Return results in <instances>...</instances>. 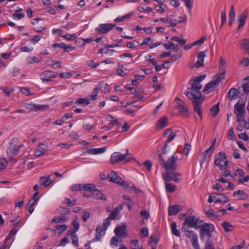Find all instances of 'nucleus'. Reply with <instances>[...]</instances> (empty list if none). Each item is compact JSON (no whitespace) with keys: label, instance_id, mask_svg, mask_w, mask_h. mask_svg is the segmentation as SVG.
I'll return each mask as SVG.
<instances>
[{"label":"nucleus","instance_id":"1","mask_svg":"<svg viewBox=\"0 0 249 249\" xmlns=\"http://www.w3.org/2000/svg\"><path fill=\"white\" fill-rule=\"evenodd\" d=\"M191 85L190 88H188L185 92L186 96L190 100L201 99L202 96L200 91L202 89V85L200 83L192 79L190 81Z\"/></svg>","mask_w":249,"mask_h":249},{"label":"nucleus","instance_id":"2","mask_svg":"<svg viewBox=\"0 0 249 249\" xmlns=\"http://www.w3.org/2000/svg\"><path fill=\"white\" fill-rule=\"evenodd\" d=\"M202 221L199 220V217L196 216L191 215L187 216L185 218L182 224L181 230L189 229L190 228H193L197 230L200 228L199 224Z\"/></svg>","mask_w":249,"mask_h":249},{"label":"nucleus","instance_id":"3","mask_svg":"<svg viewBox=\"0 0 249 249\" xmlns=\"http://www.w3.org/2000/svg\"><path fill=\"white\" fill-rule=\"evenodd\" d=\"M113 219L110 216L104 220L103 225H98L96 230L95 238L93 239V242L99 241L101 240L102 236L105 234L106 231L111 223V220Z\"/></svg>","mask_w":249,"mask_h":249},{"label":"nucleus","instance_id":"4","mask_svg":"<svg viewBox=\"0 0 249 249\" xmlns=\"http://www.w3.org/2000/svg\"><path fill=\"white\" fill-rule=\"evenodd\" d=\"M224 74H216L213 78L212 80L207 83L204 87L203 90L204 93H208L214 90V89L218 86L220 82L223 78Z\"/></svg>","mask_w":249,"mask_h":249},{"label":"nucleus","instance_id":"5","mask_svg":"<svg viewBox=\"0 0 249 249\" xmlns=\"http://www.w3.org/2000/svg\"><path fill=\"white\" fill-rule=\"evenodd\" d=\"M9 145V147L7 150L6 153L9 160H12L13 157L18 154L20 146L18 144V140L17 139H12Z\"/></svg>","mask_w":249,"mask_h":249},{"label":"nucleus","instance_id":"6","mask_svg":"<svg viewBox=\"0 0 249 249\" xmlns=\"http://www.w3.org/2000/svg\"><path fill=\"white\" fill-rule=\"evenodd\" d=\"M129 155L128 149H126V152L124 154H122L119 152H114L110 157V163L113 164L124 160H125L126 162H128L130 160L129 157Z\"/></svg>","mask_w":249,"mask_h":249},{"label":"nucleus","instance_id":"7","mask_svg":"<svg viewBox=\"0 0 249 249\" xmlns=\"http://www.w3.org/2000/svg\"><path fill=\"white\" fill-rule=\"evenodd\" d=\"M182 230L185 232L186 236L190 239L194 248L195 249H200L198 243L197 234L194 231L190 230L189 229Z\"/></svg>","mask_w":249,"mask_h":249},{"label":"nucleus","instance_id":"8","mask_svg":"<svg viewBox=\"0 0 249 249\" xmlns=\"http://www.w3.org/2000/svg\"><path fill=\"white\" fill-rule=\"evenodd\" d=\"M178 156L176 153H174L171 156H170L167 160V161L164 166L166 171H174L177 168V161L178 160Z\"/></svg>","mask_w":249,"mask_h":249},{"label":"nucleus","instance_id":"9","mask_svg":"<svg viewBox=\"0 0 249 249\" xmlns=\"http://www.w3.org/2000/svg\"><path fill=\"white\" fill-rule=\"evenodd\" d=\"M116 26L115 24L104 23L99 24L98 27L95 29L98 34H107L111 31Z\"/></svg>","mask_w":249,"mask_h":249},{"label":"nucleus","instance_id":"10","mask_svg":"<svg viewBox=\"0 0 249 249\" xmlns=\"http://www.w3.org/2000/svg\"><path fill=\"white\" fill-rule=\"evenodd\" d=\"M176 101H177L178 109L179 112L184 116H187L188 109L185 102L179 98H176Z\"/></svg>","mask_w":249,"mask_h":249},{"label":"nucleus","instance_id":"11","mask_svg":"<svg viewBox=\"0 0 249 249\" xmlns=\"http://www.w3.org/2000/svg\"><path fill=\"white\" fill-rule=\"evenodd\" d=\"M226 159H227L226 154L223 152H220L215 156L214 164L215 165L219 167V169H222L223 165L221 164V162Z\"/></svg>","mask_w":249,"mask_h":249},{"label":"nucleus","instance_id":"12","mask_svg":"<svg viewBox=\"0 0 249 249\" xmlns=\"http://www.w3.org/2000/svg\"><path fill=\"white\" fill-rule=\"evenodd\" d=\"M115 234L119 237H125L127 236L126 225L124 224L117 226L114 230Z\"/></svg>","mask_w":249,"mask_h":249},{"label":"nucleus","instance_id":"13","mask_svg":"<svg viewBox=\"0 0 249 249\" xmlns=\"http://www.w3.org/2000/svg\"><path fill=\"white\" fill-rule=\"evenodd\" d=\"M214 150V147L211 146L208 149L205 150L203 153H202V156L203 158L200 161V164L201 168L203 167V164L205 161V160L212 156Z\"/></svg>","mask_w":249,"mask_h":249},{"label":"nucleus","instance_id":"14","mask_svg":"<svg viewBox=\"0 0 249 249\" xmlns=\"http://www.w3.org/2000/svg\"><path fill=\"white\" fill-rule=\"evenodd\" d=\"M248 15V12L247 10H245L244 12L241 13L238 18V27L237 30H240L244 26L246 20H247Z\"/></svg>","mask_w":249,"mask_h":249},{"label":"nucleus","instance_id":"15","mask_svg":"<svg viewBox=\"0 0 249 249\" xmlns=\"http://www.w3.org/2000/svg\"><path fill=\"white\" fill-rule=\"evenodd\" d=\"M42 75L44 77L41 78V80L43 83L50 82L52 80V78H54L56 76L54 72L51 71H43L42 73Z\"/></svg>","mask_w":249,"mask_h":249},{"label":"nucleus","instance_id":"16","mask_svg":"<svg viewBox=\"0 0 249 249\" xmlns=\"http://www.w3.org/2000/svg\"><path fill=\"white\" fill-rule=\"evenodd\" d=\"M245 104L246 103L243 99L239 100L234 106V114L246 112L245 110Z\"/></svg>","mask_w":249,"mask_h":249},{"label":"nucleus","instance_id":"17","mask_svg":"<svg viewBox=\"0 0 249 249\" xmlns=\"http://www.w3.org/2000/svg\"><path fill=\"white\" fill-rule=\"evenodd\" d=\"M90 196L95 199H101L105 200L107 199L106 196L103 195L101 191L97 190L95 187V189L90 192Z\"/></svg>","mask_w":249,"mask_h":249},{"label":"nucleus","instance_id":"18","mask_svg":"<svg viewBox=\"0 0 249 249\" xmlns=\"http://www.w3.org/2000/svg\"><path fill=\"white\" fill-rule=\"evenodd\" d=\"M159 241L158 234L155 233L153 234L150 237L149 242L151 247L152 249H156L157 245Z\"/></svg>","mask_w":249,"mask_h":249},{"label":"nucleus","instance_id":"19","mask_svg":"<svg viewBox=\"0 0 249 249\" xmlns=\"http://www.w3.org/2000/svg\"><path fill=\"white\" fill-rule=\"evenodd\" d=\"M240 91L239 89L231 88L228 92V98L230 101H231L235 98L240 97Z\"/></svg>","mask_w":249,"mask_h":249},{"label":"nucleus","instance_id":"20","mask_svg":"<svg viewBox=\"0 0 249 249\" xmlns=\"http://www.w3.org/2000/svg\"><path fill=\"white\" fill-rule=\"evenodd\" d=\"M182 208V206L180 205L170 206L168 208V214L170 216L176 215L181 211Z\"/></svg>","mask_w":249,"mask_h":249},{"label":"nucleus","instance_id":"21","mask_svg":"<svg viewBox=\"0 0 249 249\" xmlns=\"http://www.w3.org/2000/svg\"><path fill=\"white\" fill-rule=\"evenodd\" d=\"M107 178L109 179L110 181L116 183H121L122 180V178L114 171H111L107 175Z\"/></svg>","mask_w":249,"mask_h":249},{"label":"nucleus","instance_id":"22","mask_svg":"<svg viewBox=\"0 0 249 249\" xmlns=\"http://www.w3.org/2000/svg\"><path fill=\"white\" fill-rule=\"evenodd\" d=\"M214 226L211 223H204L200 229V232H212L214 231Z\"/></svg>","mask_w":249,"mask_h":249},{"label":"nucleus","instance_id":"23","mask_svg":"<svg viewBox=\"0 0 249 249\" xmlns=\"http://www.w3.org/2000/svg\"><path fill=\"white\" fill-rule=\"evenodd\" d=\"M25 107L27 109L31 111L44 110L45 108L48 107V106L39 105L34 104H27Z\"/></svg>","mask_w":249,"mask_h":249},{"label":"nucleus","instance_id":"24","mask_svg":"<svg viewBox=\"0 0 249 249\" xmlns=\"http://www.w3.org/2000/svg\"><path fill=\"white\" fill-rule=\"evenodd\" d=\"M53 48L59 47L63 49L65 52H69V50H73L75 49L74 47H72L70 45H66L63 42L59 43H54L53 45Z\"/></svg>","mask_w":249,"mask_h":249},{"label":"nucleus","instance_id":"25","mask_svg":"<svg viewBox=\"0 0 249 249\" xmlns=\"http://www.w3.org/2000/svg\"><path fill=\"white\" fill-rule=\"evenodd\" d=\"M203 98H201V99H197V100H192L193 102L194 103V110L196 112L198 115L201 118L202 116V112L201 110L200 107V100L203 101Z\"/></svg>","mask_w":249,"mask_h":249},{"label":"nucleus","instance_id":"26","mask_svg":"<svg viewBox=\"0 0 249 249\" xmlns=\"http://www.w3.org/2000/svg\"><path fill=\"white\" fill-rule=\"evenodd\" d=\"M226 62L225 60L221 56L219 59V70L221 71L220 74H224L223 78H225L226 74Z\"/></svg>","mask_w":249,"mask_h":249},{"label":"nucleus","instance_id":"27","mask_svg":"<svg viewBox=\"0 0 249 249\" xmlns=\"http://www.w3.org/2000/svg\"><path fill=\"white\" fill-rule=\"evenodd\" d=\"M39 181L40 185L46 187L49 186L52 182L53 180L50 178V176L47 177L42 176L39 178Z\"/></svg>","mask_w":249,"mask_h":249},{"label":"nucleus","instance_id":"28","mask_svg":"<svg viewBox=\"0 0 249 249\" xmlns=\"http://www.w3.org/2000/svg\"><path fill=\"white\" fill-rule=\"evenodd\" d=\"M106 149V147L90 148L87 150V152L89 154L97 155L105 152Z\"/></svg>","mask_w":249,"mask_h":249},{"label":"nucleus","instance_id":"29","mask_svg":"<svg viewBox=\"0 0 249 249\" xmlns=\"http://www.w3.org/2000/svg\"><path fill=\"white\" fill-rule=\"evenodd\" d=\"M233 196H239V199L243 200H246L249 197L248 195L244 191L241 190L234 192L233 194Z\"/></svg>","mask_w":249,"mask_h":249},{"label":"nucleus","instance_id":"30","mask_svg":"<svg viewBox=\"0 0 249 249\" xmlns=\"http://www.w3.org/2000/svg\"><path fill=\"white\" fill-rule=\"evenodd\" d=\"M123 208V204H120L118 207H116L113 211L110 213L109 216L113 219H115L116 216L119 213L120 211Z\"/></svg>","mask_w":249,"mask_h":249},{"label":"nucleus","instance_id":"31","mask_svg":"<svg viewBox=\"0 0 249 249\" xmlns=\"http://www.w3.org/2000/svg\"><path fill=\"white\" fill-rule=\"evenodd\" d=\"M167 118L165 116H163L158 121L157 123V126L161 129L166 126L167 125Z\"/></svg>","mask_w":249,"mask_h":249},{"label":"nucleus","instance_id":"32","mask_svg":"<svg viewBox=\"0 0 249 249\" xmlns=\"http://www.w3.org/2000/svg\"><path fill=\"white\" fill-rule=\"evenodd\" d=\"M68 228L67 225H58L55 226L54 232L55 234H60L63 231H64Z\"/></svg>","mask_w":249,"mask_h":249},{"label":"nucleus","instance_id":"33","mask_svg":"<svg viewBox=\"0 0 249 249\" xmlns=\"http://www.w3.org/2000/svg\"><path fill=\"white\" fill-rule=\"evenodd\" d=\"M72 225L73 226V228L71 229V231H69V233H75V232L78 230L80 224L77 222V220L76 218H75L72 222Z\"/></svg>","mask_w":249,"mask_h":249},{"label":"nucleus","instance_id":"34","mask_svg":"<svg viewBox=\"0 0 249 249\" xmlns=\"http://www.w3.org/2000/svg\"><path fill=\"white\" fill-rule=\"evenodd\" d=\"M164 47L167 50H173L175 52H177L178 51V48L177 46H176L175 44L170 42L168 43H165L163 44Z\"/></svg>","mask_w":249,"mask_h":249},{"label":"nucleus","instance_id":"35","mask_svg":"<svg viewBox=\"0 0 249 249\" xmlns=\"http://www.w3.org/2000/svg\"><path fill=\"white\" fill-rule=\"evenodd\" d=\"M221 226L226 232L232 231L234 229V226L228 222H223Z\"/></svg>","mask_w":249,"mask_h":249},{"label":"nucleus","instance_id":"36","mask_svg":"<svg viewBox=\"0 0 249 249\" xmlns=\"http://www.w3.org/2000/svg\"><path fill=\"white\" fill-rule=\"evenodd\" d=\"M241 46L242 49L246 51L248 54H249V38L243 39L241 42Z\"/></svg>","mask_w":249,"mask_h":249},{"label":"nucleus","instance_id":"37","mask_svg":"<svg viewBox=\"0 0 249 249\" xmlns=\"http://www.w3.org/2000/svg\"><path fill=\"white\" fill-rule=\"evenodd\" d=\"M125 189H128V190L134 191L135 192H139L140 191L135 188L134 186L129 187L128 184L124 181L123 180H121V182L119 183Z\"/></svg>","mask_w":249,"mask_h":249},{"label":"nucleus","instance_id":"38","mask_svg":"<svg viewBox=\"0 0 249 249\" xmlns=\"http://www.w3.org/2000/svg\"><path fill=\"white\" fill-rule=\"evenodd\" d=\"M36 199H31L27 204V207L30 213H32L34 210V205L36 203Z\"/></svg>","mask_w":249,"mask_h":249},{"label":"nucleus","instance_id":"39","mask_svg":"<svg viewBox=\"0 0 249 249\" xmlns=\"http://www.w3.org/2000/svg\"><path fill=\"white\" fill-rule=\"evenodd\" d=\"M82 190L85 191H90L92 192V191L95 189L96 186L92 184H82Z\"/></svg>","mask_w":249,"mask_h":249},{"label":"nucleus","instance_id":"40","mask_svg":"<svg viewBox=\"0 0 249 249\" xmlns=\"http://www.w3.org/2000/svg\"><path fill=\"white\" fill-rule=\"evenodd\" d=\"M219 111L220 109L219 107V103L213 106L211 109L212 115L213 117H215L216 116H217L219 112Z\"/></svg>","mask_w":249,"mask_h":249},{"label":"nucleus","instance_id":"41","mask_svg":"<svg viewBox=\"0 0 249 249\" xmlns=\"http://www.w3.org/2000/svg\"><path fill=\"white\" fill-rule=\"evenodd\" d=\"M165 189L166 191L169 193H173L177 189V186L175 185H173L170 183H165Z\"/></svg>","mask_w":249,"mask_h":249},{"label":"nucleus","instance_id":"42","mask_svg":"<svg viewBox=\"0 0 249 249\" xmlns=\"http://www.w3.org/2000/svg\"><path fill=\"white\" fill-rule=\"evenodd\" d=\"M8 162L5 158L0 159V172L6 168Z\"/></svg>","mask_w":249,"mask_h":249},{"label":"nucleus","instance_id":"43","mask_svg":"<svg viewBox=\"0 0 249 249\" xmlns=\"http://www.w3.org/2000/svg\"><path fill=\"white\" fill-rule=\"evenodd\" d=\"M70 234H71V239L72 240V244L73 246L75 247H78V237L77 235L75 233H70Z\"/></svg>","mask_w":249,"mask_h":249},{"label":"nucleus","instance_id":"44","mask_svg":"<svg viewBox=\"0 0 249 249\" xmlns=\"http://www.w3.org/2000/svg\"><path fill=\"white\" fill-rule=\"evenodd\" d=\"M130 248L132 249H140L142 248V247H140L139 244V241L138 240H132L130 243Z\"/></svg>","mask_w":249,"mask_h":249},{"label":"nucleus","instance_id":"45","mask_svg":"<svg viewBox=\"0 0 249 249\" xmlns=\"http://www.w3.org/2000/svg\"><path fill=\"white\" fill-rule=\"evenodd\" d=\"M67 219L68 218L65 215H64L60 217H54L52 221L54 223H57L65 222L67 220Z\"/></svg>","mask_w":249,"mask_h":249},{"label":"nucleus","instance_id":"46","mask_svg":"<svg viewBox=\"0 0 249 249\" xmlns=\"http://www.w3.org/2000/svg\"><path fill=\"white\" fill-rule=\"evenodd\" d=\"M172 231L173 234L178 237L180 235L179 231L177 229V224L174 222L171 225Z\"/></svg>","mask_w":249,"mask_h":249},{"label":"nucleus","instance_id":"47","mask_svg":"<svg viewBox=\"0 0 249 249\" xmlns=\"http://www.w3.org/2000/svg\"><path fill=\"white\" fill-rule=\"evenodd\" d=\"M76 103L78 105H88L89 104V100L86 98H78L76 101Z\"/></svg>","mask_w":249,"mask_h":249},{"label":"nucleus","instance_id":"48","mask_svg":"<svg viewBox=\"0 0 249 249\" xmlns=\"http://www.w3.org/2000/svg\"><path fill=\"white\" fill-rule=\"evenodd\" d=\"M247 80V82L245 83L242 87L245 94H248L249 92V76L245 79Z\"/></svg>","mask_w":249,"mask_h":249},{"label":"nucleus","instance_id":"49","mask_svg":"<svg viewBox=\"0 0 249 249\" xmlns=\"http://www.w3.org/2000/svg\"><path fill=\"white\" fill-rule=\"evenodd\" d=\"M108 118L110 119V123L112 125L117 124L120 126L121 125V123H119L118 120L117 119L114 118V117L113 116L109 115L108 116Z\"/></svg>","mask_w":249,"mask_h":249},{"label":"nucleus","instance_id":"50","mask_svg":"<svg viewBox=\"0 0 249 249\" xmlns=\"http://www.w3.org/2000/svg\"><path fill=\"white\" fill-rule=\"evenodd\" d=\"M169 135L168 136V139H167L166 142H165V143H166L167 144L170 143L171 142H172L177 136L176 133H175V132L174 133L172 129H171V132H170V133H169Z\"/></svg>","mask_w":249,"mask_h":249},{"label":"nucleus","instance_id":"51","mask_svg":"<svg viewBox=\"0 0 249 249\" xmlns=\"http://www.w3.org/2000/svg\"><path fill=\"white\" fill-rule=\"evenodd\" d=\"M200 235L202 240H204L205 238L207 239V240H211L212 234L211 232H200Z\"/></svg>","mask_w":249,"mask_h":249},{"label":"nucleus","instance_id":"52","mask_svg":"<svg viewBox=\"0 0 249 249\" xmlns=\"http://www.w3.org/2000/svg\"><path fill=\"white\" fill-rule=\"evenodd\" d=\"M47 151V149H37L35 153V156L36 157H40L43 155Z\"/></svg>","mask_w":249,"mask_h":249},{"label":"nucleus","instance_id":"53","mask_svg":"<svg viewBox=\"0 0 249 249\" xmlns=\"http://www.w3.org/2000/svg\"><path fill=\"white\" fill-rule=\"evenodd\" d=\"M119 243V239L117 236H113L111 239L110 244L111 246L117 247Z\"/></svg>","mask_w":249,"mask_h":249},{"label":"nucleus","instance_id":"54","mask_svg":"<svg viewBox=\"0 0 249 249\" xmlns=\"http://www.w3.org/2000/svg\"><path fill=\"white\" fill-rule=\"evenodd\" d=\"M173 180L176 182H179L182 180V176L180 173H174Z\"/></svg>","mask_w":249,"mask_h":249},{"label":"nucleus","instance_id":"55","mask_svg":"<svg viewBox=\"0 0 249 249\" xmlns=\"http://www.w3.org/2000/svg\"><path fill=\"white\" fill-rule=\"evenodd\" d=\"M162 178L164 180L166 181H170L173 180V175L167 173L162 175Z\"/></svg>","mask_w":249,"mask_h":249},{"label":"nucleus","instance_id":"56","mask_svg":"<svg viewBox=\"0 0 249 249\" xmlns=\"http://www.w3.org/2000/svg\"><path fill=\"white\" fill-rule=\"evenodd\" d=\"M62 37L68 40H74L76 36L74 34H67L66 35L62 36Z\"/></svg>","mask_w":249,"mask_h":249},{"label":"nucleus","instance_id":"57","mask_svg":"<svg viewBox=\"0 0 249 249\" xmlns=\"http://www.w3.org/2000/svg\"><path fill=\"white\" fill-rule=\"evenodd\" d=\"M246 112L241 113L240 114H235L237 117V121L239 123L243 122L245 121V116Z\"/></svg>","mask_w":249,"mask_h":249},{"label":"nucleus","instance_id":"58","mask_svg":"<svg viewBox=\"0 0 249 249\" xmlns=\"http://www.w3.org/2000/svg\"><path fill=\"white\" fill-rule=\"evenodd\" d=\"M143 166L150 172L152 165V162L150 160H147L143 163Z\"/></svg>","mask_w":249,"mask_h":249},{"label":"nucleus","instance_id":"59","mask_svg":"<svg viewBox=\"0 0 249 249\" xmlns=\"http://www.w3.org/2000/svg\"><path fill=\"white\" fill-rule=\"evenodd\" d=\"M191 145L190 144L188 143H186L184 145L182 153L186 155H188L189 153L190 150L191 149Z\"/></svg>","mask_w":249,"mask_h":249},{"label":"nucleus","instance_id":"60","mask_svg":"<svg viewBox=\"0 0 249 249\" xmlns=\"http://www.w3.org/2000/svg\"><path fill=\"white\" fill-rule=\"evenodd\" d=\"M206 213L209 218L217 217L218 216L217 213L216 214L214 213V211L212 209L209 210Z\"/></svg>","mask_w":249,"mask_h":249},{"label":"nucleus","instance_id":"61","mask_svg":"<svg viewBox=\"0 0 249 249\" xmlns=\"http://www.w3.org/2000/svg\"><path fill=\"white\" fill-rule=\"evenodd\" d=\"M207 37L205 36H203L202 37L200 38V39L196 40V41L193 43V45L194 46H197V45H201L204 43L205 40H206Z\"/></svg>","mask_w":249,"mask_h":249},{"label":"nucleus","instance_id":"62","mask_svg":"<svg viewBox=\"0 0 249 249\" xmlns=\"http://www.w3.org/2000/svg\"><path fill=\"white\" fill-rule=\"evenodd\" d=\"M157 157L158 160H159L160 165L163 167L166 163V161L162 157V154L161 153H159L157 155Z\"/></svg>","mask_w":249,"mask_h":249},{"label":"nucleus","instance_id":"63","mask_svg":"<svg viewBox=\"0 0 249 249\" xmlns=\"http://www.w3.org/2000/svg\"><path fill=\"white\" fill-rule=\"evenodd\" d=\"M149 231L146 227H143L141 230V235L143 238L146 237L148 235Z\"/></svg>","mask_w":249,"mask_h":249},{"label":"nucleus","instance_id":"64","mask_svg":"<svg viewBox=\"0 0 249 249\" xmlns=\"http://www.w3.org/2000/svg\"><path fill=\"white\" fill-rule=\"evenodd\" d=\"M205 249H214V247L211 240H207L205 244Z\"/></svg>","mask_w":249,"mask_h":249}]
</instances>
